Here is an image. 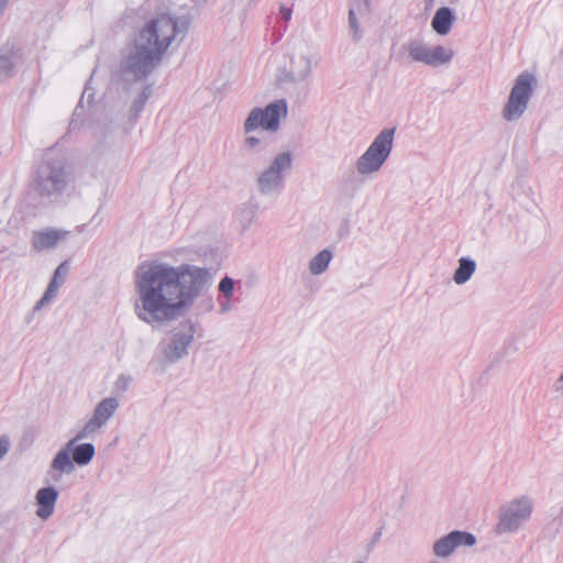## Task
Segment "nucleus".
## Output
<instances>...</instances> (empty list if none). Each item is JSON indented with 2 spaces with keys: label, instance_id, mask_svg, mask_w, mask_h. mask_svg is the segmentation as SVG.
I'll return each mask as SVG.
<instances>
[{
  "label": "nucleus",
  "instance_id": "1",
  "mask_svg": "<svg viewBox=\"0 0 563 563\" xmlns=\"http://www.w3.org/2000/svg\"><path fill=\"white\" fill-rule=\"evenodd\" d=\"M212 280L209 267L188 263L173 266L161 261L142 263L134 275L135 313L151 325L176 320L189 311Z\"/></svg>",
  "mask_w": 563,
  "mask_h": 563
},
{
  "label": "nucleus",
  "instance_id": "2",
  "mask_svg": "<svg viewBox=\"0 0 563 563\" xmlns=\"http://www.w3.org/2000/svg\"><path fill=\"white\" fill-rule=\"evenodd\" d=\"M176 34L177 22L168 15L153 19L139 30L119 63L118 78L125 89L133 82L145 80L159 67Z\"/></svg>",
  "mask_w": 563,
  "mask_h": 563
},
{
  "label": "nucleus",
  "instance_id": "3",
  "mask_svg": "<svg viewBox=\"0 0 563 563\" xmlns=\"http://www.w3.org/2000/svg\"><path fill=\"white\" fill-rule=\"evenodd\" d=\"M71 174L63 155L48 150L32 176V189L48 202L57 201L68 189Z\"/></svg>",
  "mask_w": 563,
  "mask_h": 563
},
{
  "label": "nucleus",
  "instance_id": "4",
  "mask_svg": "<svg viewBox=\"0 0 563 563\" xmlns=\"http://www.w3.org/2000/svg\"><path fill=\"white\" fill-rule=\"evenodd\" d=\"M91 432H84V428L70 439L54 456L51 463L52 478L58 481L62 474H71L75 464L88 465L96 454L92 443H80L78 441L87 438Z\"/></svg>",
  "mask_w": 563,
  "mask_h": 563
},
{
  "label": "nucleus",
  "instance_id": "5",
  "mask_svg": "<svg viewBox=\"0 0 563 563\" xmlns=\"http://www.w3.org/2000/svg\"><path fill=\"white\" fill-rule=\"evenodd\" d=\"M396 129H383L367 150L356 159L355 167L360 175H372L380 170L391 154Z\"/></svg>",
  "mask_w": 563,
  "mask_h": 563
},
{
  "label": "nucleus",
  "instance_id": "6",
  "mask_svg": "<svg viewBox=\"0 0 563 563\" xmlns=\"http://www.w3.org/2000/svg\"><path fill=\"white\" fill-rule=\"evenodd\" d=\"M396 129H383L367 150L356 159L355 167L360 175H372L380 170L391 154Z\"/></svg>",
  "mask_w": 563,
  "mask_h": 563
},
{
  "label": "nucleus",
  "instance_id": "7",
  "mask_svg": "<svg viewBox=\"0 0 563 563\" xmlns=\"http://www.w3.org/2000/svg\"><path fill=\"white\" fill-rule=\"evenodd\" d=\"M291 152L278 153L256 178L257 190L263 196H277L285 187L286 175L292 169Z\"/></svg>",
  "mask_w": 563,
  "mask_h": 563
},
{
  "label": "nucleus",
  "instance_id": "8",
  "mask_svg": "<svg viewBox=\"0 0 563 563\" xmlns=\"http://www.w3.org/2000/svg\"><path fill=\"white\" fill-rule=\"evenodd\" d=\"M533 510V500L529 496L515 498L500 506L495 532L498 536L515 533L527 522Z\"/></svg>",
  "mask_w": 563,
  "mask_h": 563
},
{
  "label": "nucleus",
  "instance_id": "9",
  "mask_svg": "<svg viewBox=\"0 0 563 563\" xmlns=\"http://www.w3.org/2000/svg\"><path fill=\"white\" fill-rule=\"evenodd\" d=\"M288 113V106L285 99H278L268 103L265 108H253L243 124L245 134L258 129L264 132L274 133L279 130L280 119Z\"/></svg>",
  "mask_w": 563,
  "mask_h": 563
},
{
  "label": "nucleus",
  "instance_id": "10",
  "mask_svg": "<svg viewBox=\"0 0 563 563\" xmlns=\"http://www.w3.org/2000/svg\"><path fill=\"white\" fill-rule=\"evenodd\" d=\"M196 324L191 320H185L172 331L166 343H161L164 362L175 364L188 355V349L195 340Z\"/></svg>",
  "mask_w": 563,
  "mask_h": 563
},
{
  "label": "nucleus",
  "instance_id": "11",
  "mask_svg": "<svg viewBox=\"0 0 563 563\" xmlns=\"http://www.w3.org/2000/svg\"><path fill=\"white\" fill-rule=\"evenodd\" d=\"M533 81L536 78L530 73H522L517 77L503 109V118L506 121L511 122L521 118L533 92Z\"/></svg>",
  "mask_w": 563,
  "mask_h": 563
},
{
  "label": "nucleus",
  "instance_id": "12",
  "mask_svg": "<svg viewBox=\"0 0 563 563\" xmlns=\"http://www.w3.org/2000/svg\"><path fill=\"white\" fill-rule=\"evenodd\" d=\"M404 48L408 52L413 62L423 63L432 67L448 64L454 56V52L450 48L442 45L430 48L417 40L408 42L404 45Z\"/></svg>",
  "mask_w": 563,
  "mask_h": 563
},
{
  "label": "nucleus",
  "instance_id": "13",
  "mask_svg": "<svg viewBox=\"0 0 563 563\" xmlns=\"http://www.w3.org/2000/svg\"><path fill=\"white\" fill-rule=\"evenodd\" d=\"M476 543V537L467 531L453 530L450 533L438 539L433 545L432 551L438 558L450 556L457 547H472Z\"/></svg>",
  "mask_w": 563,
  "mask_h": 563
},
{
  "label": "nucleus",
  "instance_id": "14",
  "mask_svg": "<svg viewBox=\"0 0 563 563\" xmlns=\"http://www.w3.org/2000/svg\"><path fill=\"white\" fill-rule=\"evenodd\" d=\"M119 408V400L114 397L102 399L95 408L92 417L85 423L84 432H96L103 427Z\"/></svg>",
  "mask_w": 563,
  "mask_h": 563
},
{
  "label": "nucleus",
  "instance_id": "15",
  "mask_svg": "<svg viewBox=\"0 0 563 563\" xmlns=\"http://www.w3.org/2000/svg\"><path fill=\"white\" fill-rule=\"evenodd\" d=\"M57 498L58 490L53 486L43 487L38 489L35 495V500L37 505V517L44 520L48 519L54 512Z\"/></svg>",
  "mask_w": 563,
  "mask_h": 563
},
{
  "label": "nucleus",
  "instance_id": "16",
  "mask_svg": "<svg viewBox=\"0 0 563 563\" xmlns=\"http://www.w3.org/2000/svg\"><path fill=\"white\" fill-rule=\"evenodd\" d=\"M67 232L62 230L36 231L32 235V245L36 251L52 249L66 236Z\"/></svg>",
  "mask_w": 563,
  "mask_h": 563
},
{
  "label": "nucleus",
  "instance_id": "17",
  "mask_svg": "<svg viewBox=\"0 0 563 563\" xmlns=\"http://www.w3.org/2000/svg\"><path fill=\"white\" fill-rule=\"evenodd\" d=\"M455 21V15L449 7L439 8L431 21V26L439 35H446Z\"/></svg>",
  "mask_w": 563,
  "mask_h": 563
},
{
  "label": "nucleus",
  "instance_id": "18",
  "mask_svg": "<svg viewBox=\"0 0 563 563\" xmlns=\"http://www.w3.org/2000/svg\"><path fill=\"white\" fill-rule=\"evenodd\" d=\"M311 71V60L305 55L290 58V65L287 73L289 81H301L306 79Z\"/></svg>",
  "mask_w": 563,
  "mask_h": 563
},
{
  "label": "nucleus",
  "instance_id": "19",
  "mask_svg": "<svg viewBox=\"0 0 563 563\" xmlns=\"http://www.w3.org/2000/svg\"><path fill=\"white\" fill-rule=\"evenodd\" d=\"M269 145V137L265 134L264 131H260L255 135H251V133L246 134L242 143V148L247 155L253 156L261 154L267 150Z\"/></svg>",
  "mask_w": 563,
  "mask_h": 563
},
{
  "label": "nucleus",
  "instance_id": "20",
  "mask_svg": "<svg viewBox=\"0 0 563 563\" xmlns=\"http://www.w3.org/2000/svg\"><path fill=\"white\" fill-rule=\"evenodd\" d=\"M476 269V262L470 257H461L457 268L453 274V280L457 285L468 282Z\"/></svg>",
  "mask_w": 563,
  "mask_h": 563
},
{
  "label": "nucleus",
  "instance_id": "21",
  "mask_svg": "<svg viewBox=\"0 0 563 563\" xmlns=\"http://www.w3.org/2000/svg\"><path fill=\"white\" fill-rule=\"evenodd\" d=\"M152 95V85L143 87L139 96L133 100L129 109V121L135 123L139 120L141 112L143 111L145 103Z\"/></svg>",
  "mask_w": 563,
  "mask_h": 563
},
{
  "label": "nucleus",
  "instance_id": "22",
  "mask_svg": "<svg viewBox=\"0 0 563 563\" xmlns=\"http://www.w3.org/2000/svg\"><path fill=\"white\" fill-rule=\"evenodd\" d=\"M331 260L332 253L324 249L310 260L309 271L313 275H320L327 271Z\"/></svg>",
  "mask_w": 563,
  "mask_h": 563
},
{
  "label": "nucleus",
  "instance_id": "23",
  "mask_svg": "<svg viewBox=\"0 0 563 563\" xmlns=\"http://www.w3.org/2000/svg\"><path fill=\"white\" fill-rule=\"evenodd\" d=\"M69 272V264L67 261L60 263L55 269L53 277L48 284V292H57L58 288L64 284L66 276Z\"/></svg>",
  "mask_w": 563,
  "mask_h": 563
},
{
  "label": "nucleus",
  "instance_id": "24",
  "mask_svg": "<svg viewBox=\"0 0 563 563\" xmlns=\"http://www.w3.org/2000/svg\"><path fill=\"white\" fill-rule=\"evenodd\" d=\"M14 62L11 55H0V80L13 75Z\"/></svg>",
  "mask_w": 563,
  "mask_h": 563
},
{
  "label": "nucleus",
  "instance_id": "25",
  "mask_svg": "<svg viewBox=\"0 0 563 563\" xmlns=\"http://www.w3.org/2000/svg\"><path fill=\"white\" fill-rule=\"evenodd\" d=\"M218 289L224 299H232L234 291V280L229 276H224L220 280Z\"/></svg>",
  "mask_w": 563,
  "mask_h": 563
},
{
  "label": "nucleus",
  "instance_id": "26",
  "mask_svg": "<svg viewBox=\"0 0 563 563\" xmlns=\"http://www.w3.org/2000/svg\"><path fill=\"white\" fill-rule=\"evenodd\" d=\"M349 26L352 32L353 38L355 41H358L362 37V31L353 9H350L349 11Z\"/></svg>",
  "mask_w": 563,
  "mask_h": 563
},
{
  "label": "nucleus",
  "instance_id": "27",
  "mask_svg": "<svg viewBox=\"0 0 563 563\" xmlns=\"http://www.w3.org/2000/svg\"><path fill=\"white\" fill-rule=\"evenodd\" d=\"M242 492L241 490H233V492H230L228 493L227 495V498H228V507L230 508V511H227L228 514L230 512H233L235 511L240 504H241V500H242Z\"/></svg>",
  "mask_w": 563,
  "mask_h": 563
},
{
  "label": "nucleus",
  "instance_id": "28",
  "mask_svg": "<svg viewBox=\"0 0 563 563\" xmlns=\"http://www.w3.org/2000/svg\"><path fill=\"white\" fill-rule=\"evenodd\" d=\"M130 383H131V377H130V376H126V375H124V374H121V375L118 377L117 382H115V388H117L118 390L125 391V390L128 389V387H129Z\"/></svg>",
  "mask_w": 563,
  "mask_h": 563
},
{
  "label": "nucleus",
  "instance_id": "29",
  "mask_svg": "<svg viewBox=\"0 0 563 563\" xmlns=\"http://www.w3.org/2000/svg\"><path fill=\"white\" fill-rule=\"evenodd\" d=\"M10 449V439L8 435L0 437V460H2Z\"/></svg>",
  "mask_w": 563,
  "mask_h": 563
},
{
  "label": "nucleus",
  "instance_id": "30",
  "mask_svg": "<svg viewBox=\"0 0 563 563\" xmlns=\"http://www.w3.org/2000/svg\"><path fill=\"white\" fill-rule=\"evenodd\" d=\"M57 292H48V287L46 288L43 297L36 302L34 310H40L46 302H48L53 297L56 296Z\"/></svg>",
  "mask_w": 563,
  "mask_h": 563
},
{
  "label": "nucleus",
  "instance_id": "31",
  "mask_svg": "<svg viewBox=\"0 0 563 563\" xmlns=\"http://www.w3.org/2000/svg\"><path fill=\"white\" fill-rule=\"evenodd\" d=\"M231 300L232 299H224V301L220 303L219 312L221 314H224L232 309Z\"/></svg>",
  "mask_w": 563,
  "mask_h": 563
},
{
  "label": "nucleus",
  "instance_id": "32",
  "mask_svg": "<svg viewBox=\"0 0 563 563\" xmlns=\"http://www.w3.org/2000/svg\"><path fill=\"white\" fill-rule=\"evenodd\" d=\"M553 390L555 393H559L560 395H563V373L560 375V377L553 384Z\"/></svg>",
  "mask_w": 563,
  "mask_h": 563
},
{
  "label": "nucleus",
  "instance_id": "33",
  "mask_svg": "<svg viewBox=\"0 0 563 563\" xmlns=\"http://www.w3.org/2000/svg\"><path fill=\"white\" fill-rule=\"evenodd\" d=\"M291 13L292 12L290 8L284 5L280 7V15L285 22H288L291 19Z\"/></svg>",
  "mask_w": 563,
  "mask_h": 563
},
{
  "label": "nucleus",
  "instance_id": "34",
  "mask_svg": "<svg viewBox=\"0 0 563 563\" xmlns=\"http://www.w3.org/2000/svg\"><path fill=\"white\" fill-rule=\"evenodd\" d=\"M243 212H249L250 213V220H249V224L251 223L252 219L255 217V211L253 210V208L251 206H245L243 209H242V213Z\"/></svg>",
  "mask_w": 563,
  "mask_h": 563
},
{
  "label": "nucleus",
  "instance_id": "35",
  "mask_svg": "<svg viewBox=\"0 0 563 563\" xmlns=\"http://www.w3.org/2000/svg\"><path fill=\"white\" fill-rule=\"evenodd\" d=\"M10 0H0V18L2 16Z\"/></svg>",
  "mask_w": 563,
  "mask_h": 563
},
{
  "label": "nucleus",
  "instance_id": "36",
  "mask_svg": "<svg viewBox=\"0 0 563 563\" xmlns=\"http://www.w3.org/2000/svg\"><path fill=\"white\" fill-rule=\"evenodd\" d=\"M380 534L382 533L379 531L374 534V542H376L380 538Z\"/></svg>",
  "mask_w": 563,
  "mask_h": 563
},
{
  "label": "nucleus",
  "instance_id": "37",
  "mask_svg": "<svg viewBox=\"0 0 563 563\" xmlns=\"http://www.w3.org/2000/svg\"><path fill=\"white\" fill-rule=\"evenodd\" d=\"M353 563H364V562H363V561H355V562H353Z\"/></svg>",
  "mask_w": 563,
  "mask_h": 563
},
{
  "label": "nucleus",
  "instance_id": "38",
  "mask_svg": "<svg viewBox=\"0 0 563 563\" xmlns=\"http://www.w3.org/2000/svg\"><path fill=\"white\" fill-rule=\"evenodd\" d=\"M365 2L367 3V0H365Z\"/></svg>",
  "mask_w": 563,
  "mask_h": 563
}]
</instances>
